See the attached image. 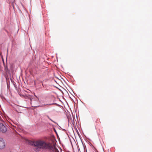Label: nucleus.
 I'll use <instances>...</instances> for the list:
<instances>
[{
  "label": "nucleus",
  "mask_w": 152,
  "mask_h": 152,
  "mask_svg": "<svg viewBox=\"0 0 152 152\" xmlns=\"http://www.w3.org/2000/svg\"><path fill=\"white\" fill-rule=\"evenodd\" d=\"M30 144L34 146V149L36 152L39 151L41 149L45 148L50 151L59 152L56 148L54 143L52 144L49 142H46L43 140H38L31 141Z\"/></svg>",
  "instance_id": "nucleus-1"
},
{
  "label": "nucleus",
  "mask_w": 152,
  "mask_h": 152,
  "mask_svg": "<svg viewBox=\"0 0 152 152\" xmlns=\"http://www.w3.org/2000/svg\"><path fill=\"white\" fill-rule=\"evenodd\" d=\"M6 146V143L4 140L1 137H0V150L4 149Z\"/></svg>",
  "instance_id": "nucleus-2"
},
{
  "label": "nucleus",
  "mask_w": 152,
  "mask_h": 152,
  "mask_svg": "<svg viewBox=\"0 0 152 152\" xmlns=\"http://www.w3.org/2000/svg\"><path fill=\"white\" fill-rule=\"evenodd\" d=\"M99 122H100V121H99V120L98 119H97L96 120V123L99 124Z\"/></svg>",
  "instance_id": "nucleus-5"
},
{
  "label": "nucleus",
  "mask_w": 152,
  "mask_h": 152,
  "mask_svg": "<svg viewBox=\"0 0 152 152\" xmlns=\"http://www.w3.org/2000/svg\"><path fill=\"white\" fill-rule=\"evenodd\" d=\"M0 131L3 133L7 131L6 127L2 123H0Z\"/></svg>",
  "instance_id": "nucleus-3"
},
{
  "label": "nucleus",
  "mask_w": 152,
  "mask_h": 152,
  "mask_svg": "<svg viewBox=\"0 0 152 152\" xmlns=\"http://www.w3.org/2000/svg\"><path fill=\"white\" fill-rule=\"evenodd\" d=\"M46 116L47 117V118L49 119L50 120V121H52L54 123H55V122L53 120H52L50 117H49L48 115H46Z\"/></svg>",
  "instance_id": "nucleus-4"
}]
</instances>
